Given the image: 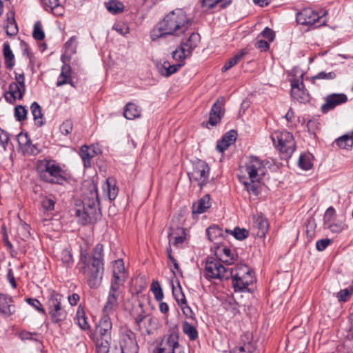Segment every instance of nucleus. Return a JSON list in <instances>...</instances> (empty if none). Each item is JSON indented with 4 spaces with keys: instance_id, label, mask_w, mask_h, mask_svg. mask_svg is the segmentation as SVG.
Returning <instances> with one entry per match:
<instances>
[{
    "instance_id": "obj_1",
    "label": "nucleus",
    "mask_w": 353,
    "mask_h": 353,
    "mask_svg": "<svg viewBox=\"0 0 353 353\" xmlns=\"http://www.w3.org/2000/svg\"><path fill=\"white\" fill-rule=\"evenodd\" d=\"M103 256V245L101 243L94 246L90 254L85 250H81L77 268L85 277L90 288L97 289L101 284L104 272Z\"/></svg>"
},
{
    "instance_id": "obj_2",
    "label": "nucleus",
    "mask_w": 353,
    "mask_h": 353,
    "mask_svg": "<svg viewBox=\"0 0 353 353\" xmlns=\"http://www.w3.org/2000/svg\"><path fill=\"white\" fill-rule=\"evenodd\" d=\"M192 21L181 9L170 12L160 21L150 32V39L154 41L168 36L180 37L185 33Z\"/></svg>"
},
{
    "instance_id": "obj_3",
    "label": "nucleus",
    "mask_w": 353,
    "mask_h": 353,
    "mask_svg": "<svg viewBox=\"0 0 353 353\" xmlns=\"http://www.w3.org/2000/svg\"><path fill=\"white\" fill-rule=\"evenodd\" d=\"M83 207L77 208L75 214L82 225L95 222L101 214L97 185L94 182L88 183V192H84Z\"/></svg>"
},
{
    "instance_id": "obj_4",
    "label": "nucleus",
    "mask_w": 353,
    "mask_h": 353,
    "mask_svg": "<svg viewBox=\"0 0 353 353\" xmlns=\"http://www.w3.org/2000/svg\"><path fill=\"white\" fill-rule=\"evenodd\" d=\"M40 179L46 183L61 184L65 181L64 171L54 160L43 159L37 163Z\"/></svg>"
},
{
    "instance_id": "obj_5",
    "label": "nucleus",
    "mask_w": 353,
    "mask_h": 353,
    "mask_svg": "<svg viewBox=\"0 0 353 353\" xmlns=\"http://www.w3.org/2000/svg\"><path fill=\"white\" fill-rule=\"evenodd\" d=\"M230 278L232 279V285L235 292H243L247 290L249 285L254 281V277L250 268L244 264L236 265L230 269Z\"/></svg>"
},
{
    "instance_id": "obj_6",
    "label": "nucleus",
    "mask_w": 353,
    "mask_h": 353,
    "mask_svg": "<svg viewBox=\"0 0 353 353\" xmlns=\"http://www.w3.org/2000/svg\"><path fill=\"white\" fill-rule=\"evenodd\" d=\"M179 332L177 327L170 329L165 334L153 353H185L184 348L179 343Z\"/></svg>"
},
{
    "instance_id": "obj_7",
    "label": "nucleus",
    "mask_w": 353,
    "mask_h": 353,
    "mask_svg": "<svg viewBox=\"0 0 353 353\" xmlns=\"http://www.w3.org/2000/svg\"><path fill=\"white\" fill-rule=\"evenodd\" d=\"M271 139L284 159L290 158L295 150L294 137L289 132H274L271 135Z\"/></svg>"
},
{
    "instance_id": "obj_8",
    "label": "nucleus",
    "mask_w": 353,
    "mask_h": 353,
    "mask_svg": "<svg viewBox=\"0 0 353 353\" xmlns=\"http://www.w3.org/2000/svg\"><path fill=\"white\" fill-rule=\"evenodd\" d=\"M62 300L61 294L55 291L50 292L48 300V308L51 320L54 323L63 321L67 317V312L61 304Z\"/></svg>"
},
{
    "instance_id": "obj_9",
    "label": "nucleus",
    "mask_w": 353,
    "mask_h": 353,
    "mask_svg": "<svg viewBox=\"0 0 353 353\" xmlns=\"http://www.w3.org/2000/svg\"><path fill=\"white\" fill-rule=\"evenodd\" d=\"M230 269L225 268L221 263L212 257L206 260L205 277L208 279L228 280L230 278Z\"/></svg>"
},
{
    "instance_id": "obj_10",
    "label": "nucleus",
    "mask_w": 353,
    "mask_h": 353,
    "mask_svg": "<svg viewBox=\"0 0 353 353\" xmlns=\"http://www.w3.org/2000/svg\"><path fill=\"white\" fill-rule=\"evenodd\" d=\"M250 181H260L261 176L265 174V165L261 160L254 156L249 157L244 167Z\"/></svg>"
},
{
    "instance_id": "obj_11",
    "label": "nucleus",
    "mask_w": 353,
    "mask_h": 353,
    "mask_svg": "<svg viewBox=\"0 0 353 353\" xmlns=\"http://www.w3.org/2000/svg\"><path fill=\"white\" fill-rule=\"evenodd\" d=\"M210 168L203 161H198L193 165V170L188 173L190 180H194L199 183L201 188L207 183L209 178Z\"/></svg>"
},
{
    "instance_id": "obj_12",
    "label": "nucleus",
    "mask_w": 353,
    "mask_h": 353,
    "mask_svg": "<svg viewBox=\"0 0 353 353\" xmlns=\"http://www.w3.org/2000/svg\"><path fill=\"white\" fill-rule=\"evenodd\" d=\"M135 322L139 327V330L143 334H152L157 329L156 319L143 312L137 315L135 318Z\"/></svg>"
},
{
    "instance_id": "obj_13",
    "label": "nucleus",
    "mask_w": 353,
    "mask_h": 353,
    "mask_svg": "<svg viewBox=\"0 0 353 353\" xmlns=\"http://www.w3.org/2000/svg\"><path fill=\"white\" fill-rule=\"evenodd\" d=\"M120 289V286L110 284L107 301L103 309V314H108L109 316L117 308Z\"/></svg>"
},
{
    "instance_id": "obj_14",
    "label": "nucleus",
    "mask_w": 353,
    "mask_h": 353,
    "mask_svg": "<svg viewBox=\"0 0 353 353\" xmlns=\"http://www.w3.org/2000/svg\"><path fill=\"white\" fill-rule=\"evenodd\" d=\"M120 346L123 353H137L139 347L134 333L130 330L123 332L121 335Z\"/></svg>"
},
{
    "instance_id": "obj_15",
    "label": "nucleus",
    "mask_w": 353,
    "mask_h": 353,
    "mask_svg": "<svg viewBox=\"0 0 353 353\" xmlns=\"http://www.w3.org/2000/svg\"><path fill=\"white\" fill-rule=\"evenodd\" d=\"M347 97L343 93H333L325 97V103L321 105V110L323 113H327L337 105L345 103Z\"/></svg>"
},
{
    "instance_id": "obj_16",
    "label": "nucleus",
    "mask_w": 353,
    "mask_h": 353,
    "mask_svg": "<svg viewBox=\"0 0 353 353\" xmlns=\"http://www.w3.org/2000/svg\"><path fill=\"white\" fill-rule=\"evenodd\" d=\"M112 274L113 279L111 281V285L121 287L127 278L124 263L122 259L116 260L113 262Z\"/></svg>"
},
{
    "instance_id": "obj_17",
    "label": "nucleus",
    "mask_w": 353,
    "mask_h": 353,
    "mask_svg": "<svg viewBox=\"0 0 353 353\" xmlns=\"http://www.w3.org/2000/svg\"><path fill=\"white\" fill-rule=\"evenodd\" d=\"M225 99L223 97H219L214 103L210 112V117L208 123L212 126H215L220 122L224 114L223 106Z\"/></svg>"
},
{
    "instance_id": "obj_18",
    "label": "nucleus",
    "mask_w": 353,
    "mask_h": 353,
    "mask_svg": "<svg viewBox=\"0 0 353 353\" xmlns=\"http://www.w3.org/2000/svg\"><path fill=\"white\" fill-rule=\"evenodd\" d=\"M321 17L311 8L303 9L296 14V21L301 25L312 26L320 19Z\"/></svg>"
},
{
    "instance_id": "obj_19",
    "label": "nucleus",
    "mask_w": 353,
    "mask_h": 353,
    "mask_svg": "<svg viewBox=\"0 0 353 353\" xmlns=\"http://www.w3.org/2000/svg\"><path fill=\"white\" fill-rule=\"evenodd\" d=\"M112 323L110 316L103 314L99 324L96 327L94 336L111 338Z\"/></svg>"
},
{
    "instance_id": "obj_20",
    "label": "nucleus",
    "mask_w": 353,
    "mask_h": 353,
    "mask_svg": "<svg viewBox=\"0 0 353 353\" xmlns=\"http://www.w3.org/2000/svg\"><path fill=\"white\" fill-rule=\"evenodd\" d=\"M9 90L5 93V99L10 103H14L17 99H22L26 92V86H22L17 83H11Z\"/></svg>"
},
{
    "instance_id": "obj_21",
    "label": "nucleus",
    "mask_w": 353,
    "mask_h": 353,
    "mask_svg": "<svg viewBox=\"0 0 353 353\" xmlns=\"http://www.w3.org/2000/svg\"><path fill=\"white\" fill-rule=\"evenodd\" d=\"M253 227L257 230L256 235L263 238L268 230V221L262 214L254 215L253 216Z\"/></svg>"
},
{
    "instance_id": "obj_22",
    "label": "nucleus",
    "mask_w": 353,
    "mask_h": 353,
    "mask_svg": "<svg viewBox=\"0 0 353 353\" xmlns=\"http://www.w3.org/2000/svg\"><path fill=\"white\" fill-rule=\"evenodd\" d=\"M237 137V133L235 130H230L226 132L221 140L219 141L216 144V149L219 152L223 153L225 150H227L229 146L233 144Z\"/></svg>"
},
{
    "instance_id": "obj_23",
    "label": "nucleus",
    "mask_w": 353,
    "mask_h": 353,
    "mask_svg": "<svg viewBox=\"0 0 353 353\" xmlns=\"http://www.w3.org/2000/svg\"><path fill=\"white\" fill-rule=\"evenodd\" d=\"M11 297L4 294H0V312L8 317L14 312V306L12 305Z\"/></svg>"
},
{
    "instance_id": "obj_24",
    "label": "nucleus",
    "mask_w": 353,
    "mask_h": 353,
    "mask_svg": "<svg viewBox=\"0 0 353 353\" xmlns=\"http://www.w3.org/2000/svg\"><path fill=\"white\" fill-rule=\"evenodd\" d=\"M103 188L104 192L107 194L108 199L110 201H114L116 199L118 194L119 189L116 185V181L114 179H107Z\"/></svg>"
},
{
    "instance_id": "obj_25",
    "label": "nucleus",
    "mask_w": 353,
    "mask_h": 353,
    "mask_svg": "<svg viewBox=\"0 0 353 353\" xmlns=\"http://www.w3.org/2000/svg\"><path fill=\"white\" fill-rule=\"evenodd\" d=\"M79 154L82 159L84 166L89 168L90 167V160L97 154V152L94 147L83 145L80 149Z\"/></svg>"
},
{
    "instance_id": "obj_26",
    "label": "nucleus",
    "mask_w": 353,
    "mask_h": 353,
    "mask_svg": "<svg viewBox=\"0 0 353 353\" xmlns=\"http://www.w3.org/2000/svg\"><path fill=\"white\" fill-rule=\"evenodd\" d=\"M210 200L208 194L201 198L196 203L192 205V213L199 214L205 212L210 207Z\"/></svg>"
},
{
    "instance_id": "obj_27",
    "label": "nucleus",
    "mask_w": 353,
    "mask_h": 353,
    "mask_svg": "<svg viewBox=\"0 0 353 353\" xmlns=\"http://www.w3.org/2000/svg\"><path fill=\"white\" fill-rule=\"evenodd\" d=\"M112 338L94 336V341L97 353H108Z\"/></svg>"
},
{
    "instance_id": "obj_28",
    "label": "nucleus",
    "mask_w": 353,
    "mask_h": 353,
    "mask_svg": "<svg viewBox=\"0 0 353 353\" xmlns=\"http://www.w3.org/2000/svg\"><path fill=\"white\" fill-rule=\"evenodd\" d=\"M335 143L340 148L351 150L353 146V130L336 139Z\"/></svg>"
},
{
    "instance_id": "obj_29",
    "label": "nucleus",
    "mask_w": 353,
    "mask_h": 353,
    "mask_svg": "<svg viewBox=\"0 0 353 353\" xmlns=\"http://www.w3.org/2000/svg\"><path fill=\"white\" fill-rule=\"evenodd\" d=\"M201 40L199 34L196 32H190L188 40L182 43V46L185 47V50L188 51V54H190L192 51L197 46Z\"/></svg>"
},
{
    "instance_id": "obj_30",
    "label": "nucleus",
    "mask_w": 353,
    "mask_h": 353,
    "mask_svg": "<svg viewBox=\"0 0 353 353\" xmlns=\"http://www.w3.org/2000/svg\"><path fill=\"white\" fill-rule=\"evenodd\" d=\"M3 51L5 65L8 69L11 70L14 65V56L8 42L3 43Z\"/></svg>"
},
{
    "instance_id": "obj_31",
    "label": "nucleus",
    "mask_w": 353,
    "mask_h": 353,
    "mask_svg": "<svg viewBox=\"0 0 353 353\" xmlns=\"http://www.w3.org/2000/svg\"><path fill=\"white\" fill-rule=\"evenodd\" d=\"M66 83H70L73 85L70 77V67L68 65H63L61 69V72L57 82V85L61 86Z\"/></svg>"
},
{
    "instance_id": "obj_32",
    "label": "nucleus",
    "mask_w": 353,
    "mask_h": 353,
    "mask_svg": "<svg viewBox=\"0 0 353 353\" xmlns=\"http://www.w3.org/2000/svg\"><path fill=\"white\" fill-rule=\"evenodd\" d=\"M123 115L127 119H134L140 117L141 110L134 103H128L125 105Z\"/></svg>"
},
{
    "instance_id": "obj_33",
    "label": "nucleus",
    "mask_w": 353,
    "mask_h": 353,
    "mask_svg": "<svg viewBox=\"0 0 353 353\" xmlns=\"http://www.w3.org/2000/svg\"><path fill=\"white\" fill-rule=\"evenodd\" d=\"M30 110H31V112L33 115V118H34L35 124L39 127H41V125H43V114L41 112V108L39 105V103L37 102H33L31 104Z\"/></svg>"
},
{
    "instance_id": "obj_34",
    "label": "nucleus",
    "mask_w": 353,
    "mask_h": 353,
    "mask_svg": "<svg viewBox=\"0 0 353 353\" xmlns=\"http://www.w3.org/2000/svg\"><path fill=\"white\" fill-rule=\"evenodd\" d=\"M87 319L84 310L79 307L77 311L74 321L81 329L85 330L90 328V325Z\"/></svg>"
},
{
    "instance_id": "obj_35",
    "label": "nucleus",
    "mask_w": 353,
    "mask_h": 353,
    "mask_svg": "<svg viewBox=\"0 0 353 353\" xmlns=\"http://www.w3.org/2000/svg\"><path fill=\"white\" fill-rule=\"evenodd\" d=\"M206 233L210 241H215L224 236L223 230L216 225L210 226Z\"/></svg>"
},
{
    "instance_id": "obj_36",
    "label": "nucleus",
    "mask_w": 353,
    "mask_h": 353,
    "mask_svg": "<svg viewBox=\"0 0 353 353\" xmlns=\"http://www.w3.org/2000/svg\"><path fill=\"white\" fill-rule=\"evenodd\" d=\"M105 4L108 12L114 14L121 13L124 10V5L118 0H110Z\"/></svg>"
},
{
    "instance_id": "obj_37",
    "label": "nucleus",
    "mask_w": 353,
    "mask_h": 353,
    "mask_svg": "<svg viewBox=\"0 0 353 353\" xmlns=\"http://www.w3.org/2000/svg\"><path fill=\"white\" fill-rule=\"evenodd\" d=\"M291 96L293 99L304 102L308 101L309 96L304 88H294L291 89Z\"/></svg>"
},
{
    "instance_id": "obj_38",
    "label": "nucleus",
    "mask_w": 353,
    "mask_h": 353,
    "mask_svg": "<svg viewBox=\"0 0 353 353\" xmlns=\"http://www.w3.org/2000/svg\"><path fill=\"white\" fill-rule=\"evenodd\" d=\"M182 329L183 333L189 337L190 340L194 341L198 338V332L196 327L188 322H183Z\"/></svg>"
},
{
    "instance_id": "obj_39",
    "label": "nucleus",
    "mask_w": 353,
    "mask_h": 353,
    "mask_svg": "<svg viewBox=\"0 0 353 353\" xmlns=\"http://www.w3.org/2000/svg\"><path fill=\"white\" fill-rule=\"evenodd\" d=\"M55 200L53 196H43L41 197V205L45 212H51L54 210Z\"/></svg>"
},
{
    "instance_id": "obj_40",
    "label": "nucleus",
    "mask_w": 353,
    "mask_h": 353,
    "mask_svg": "<svg viewBox=\"0 0 353 353\" xmlns=\"http://www.w3.org/2000/svg\"><path fill=\"white\" fill-rule=\"evenodd\" d=\"M77 46V37L72 36L65 43V54L68 56H72L76 53Z\"/></svg>"
},
{
    "instance_id": "obj_41",
    "label": "nucleus",
    "mask_w": 353,
    "mask_h": 353,
    "mask_svg": "<svg viewBox=\"0 0 353 353\" xmlns=\"http://www.w3.org/2000/svg\"><path fill=\"white\" fill-rule=\"evenodd\" d=\"M18 33V27L14 14H12L11 17L7 18L6 34L8 36H15Z\"/></svg>"
},
{
    "instance_id": "obj_42",
    "label": "nucleus",
    "mask_w": 353,
    "mask_h": 353,
    "mask_svg": "<svg viewBox=\"0 0 353 353\" xmlns=\"http://www.w3.org/2000/svg\"><path fill=\"white\" fill-rule=\"evenodd\" d=\"M245 54L246 52L245 50H242L239 53L230 59L223 66L221 69L222 72H225L235 65Z\"/></svg>"
},
{
    "instance_id": "obj_43",
    "label": "nucleus",
    "mask_w": 353,
    "mask_h": 353,
    "mask_svg": "<svg viewBox=\"0 0 353 353\" xmlns=\"http://www.w3.org/2000/svg\"><path fill=\"white\" fill-rule=\"evenodd\" d=\"M225 232L228 234H231L235 237V239L240 241L246 239L249 235L248 230H247L245 228H239L238 227L235 228L234 230L226 229L225 230Z\"/></svg>"
},
{
    "instance_id": "obj_44",
    "label": "nucleus",
    "mask_w": 353,
    "mask_h": 353,
    "mask_svg": "<svg viewBox=\"0 0 353 353\" xmlns=\"http://www.w3.org/2000/svg\"><path fill=\"white\" fill-rule=\"evenodd\" d=\"M60 259L65 267H70L73 264L72 254L69 248L62 250L60 254Z\"/></svg>"
},
{
    "instance_id": "obj_45",
    "label": "nucleus",
    "mask_w": 353,
    "mask_h": 353,
    "mask_svg": "<svg viewBox=\"0 0 353 353\" xmlns=\"http://www.w3.org/2000/svg\"><path fill=\"white\" fill-rule=\"evenodd\" d=\"M259 181H254L250 182L243 181H242V183L244 185L245 188L246 190L255 196H257L259 194Z\"/></svg>"
},
{
    "instance_id": "obj_46",
    "label": "nucleus",
    "mask_w": 353,
    "mask_h": 353,
    "mask_svg": "<svg viewBox=\"0 0 353 353\" xmlns=\"http://www.w3.org/2000/svg\"><path fill=\"white\" fill-rule=\"evenodd\" d=\"M154 298L158 301H161L163 299V292L160 283L157 281H154L151 284L150 288Z\"/></svg>"
},
{
    "instance_id": "obj_47",
    "label": "nucleus",
    "mask_w": 353,
    "mask_h": 353,
    "mask_svg": "<svg viewBox=\"0 0 353 353\" xmlns=\"http://www.w3.org/2000/svg\"><path fill=\"white\" fill-rule=\"evenodd\" d=\"M184 63H179L176 64L170 65L169 62L165 61L163 65V68L165 70V76L168 77L172 74L176 72L183 65Z\"/></svg>"
},
{
    "instance_id": "obj_48",
    "label": "nucleus",
    "mask_w": 353,
    "mask_h": 353,
    "mask_svg": "<svg viewBox=\"0 0 353 353\" xmlns=\"http://www.w3.org/2000/svg\"><path fill=\"white\" fill-rule=\"evenodd\" d=\"M190 54H188V51L185 50V47H183L182 45L181 48L176 49L172 52V57L174 60L181 61V63H183V60L188 57Z\"/></svg>"
},
{
    "instance_id": "obj_49",
    "label": "nucleus",
    "mask_w": 353,
    "mask_h": 353,
    "mask_svg": "<svg viewBox=\"0 0 353 353\" xmlns=\"http://www.w3.org/2000/svg\"><path fill=\"white\" fill-rule=\"evenodd\" d=\"M353 292V287H350L343 290H341L336 294V297L339 302L347 301Z\"/></svg>"
},
{
    "instance_id": "obj_50",
    "label": "nucleus",
    "mask_w": 353,
    "mask_h": 353,
    "mask_svg": "<svg viewBox=\"0 0 353 353\" xmlns=\"http://www.w3.org/2000/svg\"><path fill=\"white\" fill-rule=\"evenodd\" d=\"M27 110L21 105L14 108V117L18 121H22L26 119Z\"/></svg>"
},
{
    "instance_id": "obj_51",
    "label": "nucleus",
    "mask_w": 353,
    "mask_h": 353,
    "mask_svg": "<svg viewBox=\"0 0 353 353\" xmlns=\"http://www.w3.org/2000/svg\"><path fill=\"white\" fill-rule=\"evenodd\" d=\"M299 166L305 170H308L312 168V163L309 157L306 154H301L299 159Z\"/></svg>"
},
{
    "instance_id": "obj_52",
    "label": "nucleus",
    "mask_w": 353,
    "mask_h": 353,
    "mask_svg": "<svg viewBox=\"0 0 353 353\" xmlns=\"http://www.w3.org/2000/svg\"><path fill=\"white\" fill-rule=\"evenodd\" d=\"M33 37L38 41H41L45 37V34L42 30L40 22L35 23L33 30Z\"/></svg>"
},
{
    "instance_id": "obj_53",
    "label": "nucleus",
    "mask_w": 353,
    "mask_h": 353,
    "mask_svg": "<svg viewBox=\"0 0 353 353\" xmlns=\"http://www.w3.org/2000/svg\"><path fill=\"white\" fill-rule=\"evenodd\" d=\"M176 234L177 235L174 237L172 244L178 247L180 244L183 243L185 240V231L184 229L179 228L177 229Z\"/></svg>"
},
{
    "instance_id": "obj_54",
    "label": "nucleus",
    "mask_w": 353,
    "mask_h": 353,
    "mask_svg": "<svg viewBox=\"0 0 353 353\" xmlns=\"http://www.w3.org/2000/svg\"><path fill=\"white\" fill-rule=\"evenodd\" d=\"M172 294H173V296H174L176 301L177 302V303L179 306L184 305V303H186L187 301H186L185 296L181 288L179 289V292H177V291L174 290V288L173 286L172 287Z\"/></svg>"
},
{
    "instance_id": "obj_55",
    "label": "nucleus",
    "mask_w": 353,
    "mask_h": 353,
    "mask_svg": "<svg viewBox=\"0 0 353 353\" xmlns=\"http://www.w3.org/2000/svg\"><path fill=\"white\" fill-rule=\"evenodd\" d=\"M336 216V211L332 207H330L325 211L323 217L324 225L332 222Z\"/></svg>"
},
{
    "instance_id": "obj_56",
    "label": "nucleus",
    "mask_w": 353,
    "mask_h": 353,
    "mask_svg": "<svg viewBox=\"0 0 353 353\" xmlns=\"http://www.w3.org/2000/svg\"><path fill=\"white\" fill-rule=\"evenodd\" d=\"M26 302L34 307L38 312L42 313L43 314H46V310L43 308L42 304L36 299L28 298L26 299Z\"/></svg>"
},
{
    "instance_id": "obj_57",
    "label": "nucleus",
    "mask_w": 353,
    "mask_h": 353,
    "mask_svg": "<svg viewBox=\"0 0 353 353\" xmlns=\"http://www.w3.org/2000/svg\"><path fill=\"white\" fill-rule=\"evenodd\" d=\"M251 352L252 345L251 344H249V343L235 347L230 350V353H251Z\"/></svg>"
},
{
    "instance_id": "obj_58",
    "label": "nucleus",
    "mask_w": 353,
    "mask_h": 353,
    "mask_svg": "<svg viewBox=\"0 0 353 353\" xmlns=\"http://www.w3.org/2000/svg\"><path fill=\"white\" fill-rule=\"evenodd\" d=\"M336 77V74L334 72H321L318 73L316 75L312 77L313 80L315 79H327V80H332L335 79Z\"/></svg>"
},
{
    "instance_id": "obj_59",
    "label": "nucleus",
    "mask_w": 353,
    "mask_h": 353,
    "mask_svg": "<svg viewBox=\"0 0 353 353\" xmlns=\"http://www.w3.org/2000/svg\"><path fill=\"white\" fill-rule=\"evenodd\" d=\"M60 132L63 135H68L69 134L72 129H73V125L72 122L70 120L65 121L61 125H60Z\"/></svg>"
},
{
    "instance_id": "obj_60",
    "label": "nucleus",
    "mask_w": 353,
    "mask_h": 353,
    "mask_svg": "<svg viewBox=\"0 0 353 353\" xmlns=\"http://www.w3.org/2000/svg\"><path fill=\"white\" fill-rule=\"evenodd\" d=\"M37 336H38V334L37 333H32V332H27V331H22L19 334V337L23 341L32 340V341H39Z\"/></svg>"
},
{
    "instance_id": "obj_61",
    "label": "nucleus",
    "mask_w": 353,
    "mask_h": 353,
    "mask_svg": "<svg viewBox=\"0 0 353 353\" xmlns=\"http://www.w3.org/2000/svg\"><path fill=\"white\" fill-rule=\"evenodd\" d=\"M319 125L320 123L318 120L313 119L308 121L307 123V128L310 132L314 134L315 131L319 129Z\"/></svg>"
},
{
    "instance_id": "obj_62",
    "label": "nucleus",
    "mask_w": 353,
    "mask_h": 353,
    "mask_svg": "<svg viewBox=\"0 0 353 353\" xmlns=\"http://www.w3.org/2000/svg\"><path fill=\"white\" fill-rule=\"evenodd\" d=\"M330 243L331 240L329 239L319 240L316 243V250L319 251H323Z\"/></svg>"
},
{
    "instance_id": "obj_63",
    "label": "nucleus",
    "mask_w": 353,
    "mask_h": 353,
    "mask_svg": "<svg viewBox=\"0 0 353 353\" xmlns=\"http://www.w3.org/2000/svg\"><path fill=\"white\" fill-rule=\"evenodd\" d=\"M324 227L329 229L332 232L334 233H338L343 230V226L341 224L334 223L332 222L324 225Z\"/></svg>"
},
{
    "instance_id": "obj_64",
    "label": "nucleus",
    "mask_w": 353,
    "mask_h": 353,
    "mask_svg": "<svg viewBox=\"0 0 353 353\" xmlns=\"http://www.w3.org/2000/svg\"><path fill=\"white\" fill-rule=\"evenodd\" d=\"M261 34L264 38L267 39L270 42L273 41V40L274 39V36H275L274 31L268 27H266L263 30V32H261Z\"/></svg>"
}]
</instances>
